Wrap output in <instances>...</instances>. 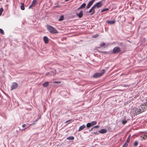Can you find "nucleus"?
Returning <instances> with one entry per match:
<instances>
[{
    "instance_id": "obj_1",
    "label": "nucleus",
    "mask_w": 147,
    "mask_h": 147,
    "mask_svg": "<svg viewBox=\"0 0 147 147\" xmlns=\"http://www.w3.org/2000/svg\"><path fill=\"white\" fill-rule=\"evenodd\" d=\"M147 109V106L142 105L139 106L136 105L135 107H132L131 110V113L134 115L139 114L144 112Z\"/></svg>"
},
{
    "instance_id": "obj_2",
    "label": "nucleus",
    "mask_w": 147,
    "mask_h": 147,
    "mask_svg": "<svg viewBox=\"0 0 147 147\" xmlns=\"http://www.w3.org/2000/svg\"><path fill=\"white\" fill-rule=\"evenodd\" d=\"M47 30L50 33L52 34H55V33H58L57 30L52 26L50 25L47 24Z\"/></svg>"
},
{
    "instance_id": "obj_3",
    "label": "nucleus",
    "mask_w": 147,
    "mask_h": 147,
    "mask_svg": "<svg viewBox=\"0 0 147 147\" xmlns=\"http://www.w3.org/2000/svg\"><path fill=\"white\" fill-rule=\"evenodd\" d=\"M100 71V72L94 73L93 76V77L94 78H98L102 76L105 73V71L104 69H102Z\"/></svg>"
},
{
    "instance_id": "obj_4",
    "label": "nucleus",
    "mask_w": 147,
    "mask_h": 147,
    "mask_svg": "<svg viewBox=\"0 0 147 147\" xmlns=\"http://www.w3.org/2000/svg\"><path fill=\"white\" fill-rule=\"evenodd\" d=\"M121 51V49L117 47H115L113 49V53L114 54L118 53Z\"/></svg>"
},
{
    "instance_id": "obj_5",
    "label": "nucleus",
    "mask_w": 147,
    "mask_h": 147,
    "mask_svg": "<svg viewBox=\"0 0 147 147\" xmlns=\"http://www.w3.org/2000/svg\"><path fill=\"white\" fill-rule=\"evenodd\" d=\"M56 71L55 70H54L52 71H51L46 74V76L49 75L51 76H54L56 74Z\"/></svg>"
},
{
    "instance_id": "obj_6",
    "label": "nucleus",
    "mask_w": 147,
    "mask_h": 147,
    "mask_svg": "<svg viewBox=\"0 0 147 147\" xmlns=\"http://www.w3.org/2000/svg\"><path fill=\"white\" fill-rule=\"evenodd\" d=\"M18 84L16 82H13L11 86V89L12 90L13 89H16L18 87Z\"/></svg>"
},
{
    "instance_id": "obj_7",
    "label": "nucleus",
    "mask_w": 147,
    "mask_h": 147,
    "mask_svg": "<svg viewBox=\"0 0 147 147\" xmlns=\"http://www.w3.org/2000/svg\"><path fill=\"white\" fill-rule=\"evenodd\" d=\"M141 137L142 138V139L145 140L147 139V132H144L142 133L141 134Z\"/></svg>"
},
{
    "instance_id": "obj_8",
    "label": "nucleus",
    "mask_w": 147,
    "mask_h": 147,
    "mask_svg": "<svg viewBox=\"0 0 147 147\" xmlns=\"http://www.w3.org/2000/svg\"><path fill=\"white\" fill-rule=\"evenodd\" d=\"M102 5V1H100L94 5L95 7L99 8L101 7Z\"/></svg>"
},
{
    "instance_id": "obj_9",
    "label": "nucleus",
    "mask_w": 147,
    "mask_h": 147,
    "mask_svg": "<svg viewBox=\"0 0 147 147\" xmlns=\"http://www.w3.org/2000/svg\"><path fill=\"white\" fill-rule=\"evenodd\" d=\"M95 0H92L90 1L87 5V8H89L91 6L93 3L95 1Z\"/></svg>"
},
{
    "instance_id": "obj_10",
    "label": "nucleus",
    "mask_w": 147,
    "mask_h": 147,
    "mask_svg": "<svg viewBox=\"0 0 147 147\" xmlns=\"http://www.w3.org/2000/svg\"><path fill=\"white\" fill-rule=\"evenodd\" d=\"M76 15L79 18H81L83 16V13L82 11H81L79 13H77Z\"/></svg>"
},
{
    "instance_id": "obj_11",
    "label": "nucleus",
    "mask_w": 147,
    "mask_h": 147,
    "mask_svg": "<svg viewBox=\"0 0 147 147\" xmlns=\"http://www.w3.org/2000/svg\"><path fill=\"white\" fill-rule=\"evenodd\" d=\"M45 44L49 42L48 38L47 36H44L43 38Z\"/></svg>"
},
{
    "instance_id": "obj_12",
    "label": "nucleus",
    "mask_w": 147,
    "mask_h": 147,
    "mask_svg": "<svg viewBox=\"0 0 147 147\" xmlns=\"http://www.w3.org/2000/svg\"><path fill=\"white\" fill-rule=\"evenodd\" d=\"M86 126L84 125H83L82 126L80 127L79 129H78V131H80L81 130H83L85 128Z\"/></svg>"
},
{
    "instance_id": "obj_13",
    "label": "nucleus",
    "mask_w": 147,
    "mask_h": 147,
    "mask_svg": "<svg viewBox=\"0 0 147 147\" xmlns=\"http://www.w3.org/2000/svg\"><path fill=\"white\" fill-rule=\"evenodd\" d=\"M107 132V130L106 129H102L101 130L99 131V133L100 134H104Z\"/></svg>"
},
{
    "instance_id": "obj_14",
    "label": "nucleus",
    "mask_w": 147,
    "mask_h": 147,
    "mask_svg": "<svg viewBox=\"0 0 147 147\" xmlns=\"http://www.w3.org/2000/svg\"><path fill=\"white\" fill-rule=\"evenodd\" d=\"M43 86L44 87H46L49 85V82H46L42 84Z\"/></svg>"
},
{
    "instance_id": "obj_15",
    "label": "nucleus",
    "mask_w": 147,
    "mask_h": 147,
    "mask_svg": "<svg viewBox=\"0 0 147 147\" xmlns=\"http://www.w3.org/2000/svg\"><path fill=\"white\" fill-rule=\"evenodd\" d=\"M107 23L108 24H113L115 22V21L114 20H112V21H107Z\"/></svg>"
},
{
    "instance_id": "obj_16",
    "label": "nucleus",
    "mask_w": 147,
    "mask_h": 147,
    "mask_svg": "<svg viewBox=\"0 0 147 147\" xmlns=\"http://www.w3.org/2000/svg\"><path fill=\"white\" fill-rule=\"evenodd\" d=\"M92 126L91 125L90 123H88L86 125V127L87 128V129H88L89 128Z\"/></svg>"
},
{
    "instance_id": "obj_17",
    "label": "nucleus",
    "mask_w": 147,
    "mask_h": 147,
    "mask_svg": "<svg viewBox=\"0 0 147 147\" xmlns=\"http://www.w3.org/2000/svg\"><path fill=\"white\" fill-rule=\"evenodd\" d=\"M21 5L20 6V8L22 10H24L25 9V7L24 4L23 3H21Z\"/></svg>"
},
{
    "instance_id": "obj_18",
    "label": "nucleus",
    "mask_w": 147,
    "mask_h": 147,
    "mask_svg": "<svg viewBox=\"0 0 147 147\" xmlns=\"http://www.w3.org/2000/svg\"><path fill=\"white\" fill-rule=\"evenodd\" d=\"M66 139L69 140H73L74 139V137L72 136H69L67 137Z\"/></svg>"
},
{
    "instance_id": "obj_19",
    "label": "nucleus",
    "mask_w": 147,
    "mask_h": 147,
    "mask_svg": "<svg viewBox=\"0 0 147 147\" xmlns=\"http://www.w3.org/2000/svg\"><path fill=\"white\" fill-rule=\"evenodd\" d=\"M36 0H33L32 2L31 5H32L33 7L36 4Z\"/></svg>"
},
{
    "instance_id": "obj_20",
    "label": "nucleus",
    "mask_w": 147,
    "mask_h": 147,
    "mask_svg": "<svg viewBox=\"0 0 147 147\" xmlns=\"http://www.w3.org/2000/svg\"><path fill=\"white\" fill-rule=\"evenodd\" d=\"M90 123L91 125L93 126V125H95L96 124L97 121H92Z\"/></svg>"
},
{
    "instance_id": "obj_21",
    "label": "nucleus",
    "mask_w": 147,
    "mask_h": 147,
    "mask_svg": "<svg viewBox=\"0 0 147 147\" xmlns=\"http://www.w3.org/2000/svg\"><path fill=\"white\" fill-rule=\"evenodd\" d=\"M96 7L94 5L91 8V9L89 10L88 12L89 13H91L93 10Z\"/></svg>"
},
{
    "instance_id": "obj_22",
    "label": "nucleus",
    "mask_w": 147,
    "mask_h": 147,
    "mask_svg": "<svg viewBox=\"0 0 147 147\" xmlns=\"http://www.w3.org/2000/svg\"><path fill=\"white\" fill-rule=\"evenodd\" d=\"M131 138V135H129L126 141V142H129L130 139Z\"/></svg>"
},
{
    "instance_id": "obj_23",
    "label": "nucleus",
    "mask_w": 147,
    "mask_h": 147,
    "mask_svg": "<svg viewBox=\"0 0 147 147\" xmlns=\"http://www.w3.org/2000/svg\"><path fill=\"white\" fill-rule=\"evenodd\" d=\"M86 6V4L85 3H83L80 6L82 9H83Z\"/></svg>"
},
{
    "instance_id": "obj_24",
    "label": "nucleus",
    "mask_w": 147,
    "mask_h": 147,
    "mask_svg": "<svg viewBox=\"0 0 147 147\" xmlns=\"http://www.w3.org/2000/svg\"><path fill=\"white\" fill-rule=\"evenodd\" d=\"M64 19V16L63 15L61 16L60 18L59 19V21H61L63 20Z\"/></svg>"
},
{
    "instance_id": "obj_25",
    "label": "nucleus",
    "mask_w": 147,
    "mask_h": 147,
    "mask_svg": "<svg viewBox=\"0 0 147 147\" xmlns=\"http://www.w3.org/2000/svg\"><path fill=\"white\" fill-rule=\"evenodd\" d=\"M3 7H1L0 8V16L2 14L3 12Z\"/></svg>"
},
{
    "instance_id": "obj_26",
    "label": "nucleus",
    "mask_w": 147,
    "mask_h": 147,
    "mask_svg": "<svg viewBox=\"0 0 147 147\" xmlns=\"http://www.w3.org/2000/svg\"><path fill=\"white\" fill-rule=\"evenodd\" d=\"M138 143L137 141H135L134 143V146H136L138 144Z\"/></svg>"
},
{
    "instance_id": "obj_27",
    "label": "nucleus",
    "mask_w": 147,
    "mask_h": 147,
    "mask_svg": "<svg viewBox=\"0 0 147 147\" xmlns=\"http://www.w3.org/2000/svg\"><path fill=\"white\" fill-rule=\"evenodd\" d=\"M127 122V121L126 120H125L124 119L123 120H122V124L124 125Z\"/></svg>"
},
{
    "instance_id": "obj_28",
    "label": "nucleus",
    "mask_w": 147,
    "mask_h": 147,
    "mask_svg": "<svg viewBox=\"0 0 147 147\" xmlns=\"http://www.w3.org/2000/svg\"><path fill=\"white\" fill-rule=\"evenodd\" d=\"M0 33L2 34H4V32L3 30L1 28H0Z\"/></svg>"
},
{
    "instance_id": "obj_29",
    "label": "nucleus",
    "mask_w": 147,
    "mask_h": 147,
    "mask_svg": "<svg viewBox=\"0 0 147 147\" xmlns=\"http://www.w3.org/2000/svg\"><path fill=\"white\" fill-rule=\"evenodd\" d=\"M128 146V144L125 142L123 145L122 147H127Z\"/></svg>"
},
{
    "instance_id": "obj_30",
    "label": "nucleus",
    "mask_w": 147,
    "mask_h": 147,
    "mask_svg": "<svg viewBox=\"0 0 147 147\" xmlns=\"http://www.w3.org/2000/svg\"><path fill=\"white\" fill-rule=\"evenodd\" d=\"M119 45L120 46V47H123V43L120 42L119 43Z\"/></svg>"
},
{
    "instance_id": "obj_31",
    "label": "nucleus",
    "mask_w": 147,
    "mask_h": 147,
    "mask_svg": "<svg viewBox=\"0 0 147 147\" xmlns=\"http://www.w3.org/2000/svg\"><path fill=\"white\" fill-rule=\"evenodd\" d=\"M109 10V9L108 8H105V9H103L101 11V12H103V11H108Z\"/></svg>"
},
{
    "instance_id": "obj_32",
    "label": "nucleus",
    "mask_w": 147,
    "mask_h": 147,
    "mask_svg": "<svg viewBox=\"0 0 147 147\" xmlns=\"http://www.w3.org/2000/svg\"><path fill=\"white\" fill-rule=\"evenodd\" d=\"M98 36V34H96L95 35H93L92 37L93 38H95L97 37Z\"/></svg>"
},
{
    "instance_id": "obj_33",
    "label": "nucleus",
    "mask_w": 147,
    "mask_h": 147,
    "mask_svg": "<svg viewBox=\"0 0 147 147\" xmlns=\"http://www.w3.org/2000/svg\"><path fill=\"white\" fill-rule=\"evenodd\" d=\"M105 45V43L104 42H102L100 44V47H102L104 46Z\"/></svg>"
},
{
    "instance_id": "obj_34",
    "label": "nucleus",
    "mask_w": 147,
    "mask_h": 147,
    "mask_svg": "<svg viewBox=\"0 0 147 147\" xmlns=\"http://www.w3.org/2000/svg\"><path fill=\"white\" fill-rule=\"evenodd\" d=\"M99 131H96L95 132H94L93 133L94 134H99Z\"/></svg>"
},
{
    "instance_id": "obj_35",
    "label": "nucleus",
    "mask_w": 147,
    "mask_h": 147,
    "mask_svg": "<svg viewBox=\"0 0 147 147\" xmlns=\"http://www.w3.org/2000/svg\"><path fill=\"white\" fill-rule=\"evenodd\" d=\"M61 82L60 81H54L53 82V83H60Z\"/></svg>"
},
{
    "instance_id": "obj_36",
    "label": "nucleus",
    "mask_w": 147,
    "mask_h": 147,
    "mask_svg": "<svg viewBox=\"0 0 147 147\" xmlns=\"http://www.w3.org/2000/svg\"><path fill=\"white\" fill-rule=\"evenodd\" d=\"M99 127V126L98 125H97L96 126H95L94 127H93L94 128H94H97Z\"/></svg>"
},
{
    "instance_id": "obj_37",
    "label": "nucleus",
    "mask_w": 147,
    "mask_h": 147,
    "mask_svg": "<svg viewBox=\"0 0 147 147\" xmlns=\"http://www.w3.org/2000/svg\"><path fill=\"white\" fill-rule=\"evenodd\" d=\"M95 11L94 10H93V11H92V13H91V14H90V15H93V14H94V13H95Z\"/></svg>"
},
{
    "instance_id": "obj_38",
    "label": "nucleus",
    "mask_w": 147,
    "mask_h": 147,
    "mask_svg": "<svg viewBox=\"0 0 147 147\" xmlns=\"http://www.w3.org/2000/svg\"><path fill=\"white\" fill-rule=\"evenodd\" d=\"M26 126V124H23L22 125V127H25Z\"/></svg>"
},
{
    "instance_id": "obj_39",
    "label": "nucleus",
    "mask_w": 147,
    "mask_h": 147,
    "mask_svg": "<svg viewBox=\"0 0 147 147\" xmlns=\"http://www.w3.org/2000/svg\"><path fill=\"white\" fill-rule=\"evenodd\" d=\"M93 129H94L93 127H92L91 129H90L89 130V131L90 132L91 131H92V130Z\"/></svg>"
},
{
    "instance_id": "obj_40",
    "label": "nucleus",
    "mask_w": 147,
    "mask_h": 147,
    "mask_svg": "<svg viewBox=\"0 0 147 147\" xmlns=\"http://www.w3.org/2000/svg\"><path fill=\"white\" fill-rule=\"evenodd\" d=\"M33 7L32 6V5H31L29 6V7H28V8L29 9H30V8H31V7Z\"/></svg>"
},
{
    "instance_id": "obj_41",
    "label": "nucleus",
    "mask_w": 147,
    "mask_h": 147,
    "mask_svg": "<svg viewBox=\"0 0 147 147\" xmlns=\"http://www.w3.org/2000/svg\"><path fill=\"white\" fill-rule=\"evenodd\" d=\"M82 8H81V7L80 6L77 9V10H80V9H82Z\"/></svg>"
},
{
    "instance_id": "obj_42",
    "label": "nucleus",
    "mask_w": 147,
    "mask_h": 147,
    "mask_svg": "<svg viewBox=\"0 0 147 147\" xmlns=\"http://www.w3.org/2000/svg\"><path fill=\"white\" fill-rule=\"evenodd\" d=\"M28 127H26L25 128H24L23 129H22L21 130H25V129H26L27 128H28Z\"/></svg>"
},
{
    "instance_id": "obj_43",
    "label": "nucleus",
    "mask_w": 147,
    "mask_h": 147,
    "mask_svg": "<svg viewBox=\"0 0 147 147\" xmlns=\"http://www.w3.org/2000/svg\"><path fill=\"white\" fill-rule=\"evenodd\" d=\"M123 85L124 86V87H126V86H128V85H125V84L124 85Z\"/></svg>"
},
{
    "instance_id": "obj_44",
    "label": "nucleus",
    "mask_w": 147,
    "mask_h": 147,
    "mask_svg": "<svg viewBox=\"0 0 147 147\" xmlns=\"http://www.w3.org/2000/svg\"><path fill=\"white\" fill-rule=\"evenodd\" d=\"M69 121V120H68V121H66V123H67V122L68 121Z\"/></svg>"
},
{
    "instance_id": "obj_45",
    "label": "nucleus",
    "mask_w": 147,
    "mask_h": 147,
    "mask_svg": "<svg viewBox=\"0 0 147 147\" xmlns=\"http://www.w3.org/2000/svg\"><path fill=\"white\" fill-rule=\"evenodd\" d=\"M80 56H81V54H80Z\"/></svg>"
}]
</instances>
